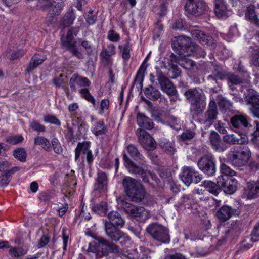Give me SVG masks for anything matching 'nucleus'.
Segmentation results:
<instances>
[{
    "label": "nucleus",
    "mask_w": 259,
    "mask_h": 259,
    "mask_svg": "<svg viewBox=\"0 0 259 259\" xmlns=\"http://www.w3.org/2000/svg\"><path fill=\"white\" fill-rule=\"evenodd\" d=\"M159 146L165 152H167L169 154H172L175 151V148L174 143L168 141L166 139H163L161 140L160 142H159Z\"/></svg>",
    "instance_id": "45"
},
{
    "label": "nucleus",
    "mask_w": 259,
    "mask_h": 259,
    "mask_svg": "<svg viewBox=\"0 0 259 259\" xmlns=\"http://www.w3.org/2000/svg\"><path fill=\"white\" fill-rule=\"evenodd\" d=\"M193 38L199 41L202 45L210 46L212 43V38L200 30L194 29L191 31Z\"/></svg>",
    "instance_id": "19"
},
{
    "label": "nucleus",
    "mask_w": 259,
    "mask_h": 259,
    "mask_svg": "<svg viewBox=\"0 0 259 259\" xmlns=\"http://www.w3.org/2000/svg\"><path fill=\"white\" fill-rule=\"evenodd\" d=\"M120 236L117 239V241H119L122 246H127L130 244L131 238L127 234L122 232Z\"/></svg>",
    "instance_id": "58"
},
{
    "label": "nucleus",
    "mask_w": 259,
    "mask_h": 259,
    "mask_svg": "<svg viewBox=\"0 0 259 259\" xmlns=\"http://www.w3.org/2000/svg\"><path fill=\"white\" fill-rule=\"evenodd\" d=\"M126 150L127 153L136 160H141L144 161L145 157L141 154L140 151L138 150L137 147L133 145L130 144L126 146Z\"/></svg>",
    "instance_id": "34"
},
{
    "label": "nucleus",
    "mask_w": 259,
    "mask_h": 259,
    "mask_svg": "<svg viewBox=\"0 0 259 259\" xmlns=\"http://www.w3.org/2000/svg\"><path fill=\"white\" fill-rule=\"evenodd\" d=\"M91 143L89 141L79 142L75 150V160L76 161L79 158L82 152L85 155L90 150Z\"/></svg>",
    "instance_id": "31"
},
{
    "label": "nucleus",
    "mask_w": 259,
    "mask_h": 259,
    "mask_svg": "<svg viewBox=\"0 0 259 259\" xmlns=\"http://www.w3.org/2000/svg\"><path fill=\"white\" fill-rule=\"evenodd\" d=\"M123 159L124 165L128 171L132 174L140 177L144 183H149L150 177L153 178V174L147 169L144 162L139 165L136 164L126 153L123 154Z\"/></svg>",
    "instance_id": "2"
},
{
    "label": "nucleus",
    "mask_w": 259,
    "mask_h": 259,
    "mask_svg": "<svg viewBox=\"0 0 259 259\" xmlns=\"http://www.w3.org/2000/svg\"><path fill=\"white\" fill-rule=\"evenodd\" d=\"M224 141L230 144L242 143V140L237 138L234 134H227L223 137Z\"/></svg>",
    "instance_id": "52"
},
{
    "label": "nucleus",
    "mask_w": 259,
    "mask_h": 259,
    "mask_svg": "<svg viewBox=\"0 0 259 259\" xmlns=\"http://www.w3.org/2000/svg\"><path fill=\"white\" fill-rule=\"evenodd\" d=\"M144 93L147 98L152 101L157 100L162 96L157 89L151 85L145 88Z\"/></svg>",
    "instance_id": "32"
},
{
    "label": "nucleus",
    "mask_w": 259,
    "mask_h": 259,
    "mask_svg": "<svg viewBox=\"0 0 259 259\" xmlns=\"http://www.w3.org/2000/svg\"><path fill=\"white\" fill-rule=\"evenodd\" d=\"M26 152L22 148H17L14 151V156L21 162L26 161Z\"/></svg>",
    "instance_id": "48"
},
{
    "label": "nucleus",
    "mask_w": 259,
    "mask_h": 259,
    "mask_svg": "<svg viewBox=\"0 0 259 259\" xmlns=\"http://www.w3.org/2000/svg\"><path fill=\"white\" fill-rule=\"evenodd\" d=\"M79 93L81 98L92 103L93 105L95 104V100L94 97L91 95L89 90L86 88H82L79 91Z\"/></svg>",
    "instance_id": "46"
},
{
    "label": "nucleus",
    "mask_w": 259,
    "mask_h": 259,
    "mask_svg": "<svg viewBox=\"0 0 259 259\" xmlns=\"http://www.w3.org/2000/svg\"><path fill=\"white\" fill-rule=\"evenodd\" d=\"M63 7L64 5L63 3L52 2L51 6L49 9V12L51 14L58 15L61 13Z\"/></svg>",
    "instance_id": "47"
},
{
    "label": "nucleus",
    "mask_w": 259,
    "mask_h": 259,
    "mask_svg": "<svg viewBox=\"0 0 259 259\" xmlns=\"http://www.w3.org/2000/svg\"><path fill=\"white\" fill-rule=\"evenodd\" d=\"M205 100L206 99H201L189 102L191 112L193 114H198L202 112L206 106Z\"/></svg>",
    "instance_id": "29"
},
{
    "label": "nucleus",
    "mask_w": 259,
    "mask_h": 259,
    "mask_svg": "<svg viewBox=\"0 0 259 259\" xmlns=\"http://www.w3.org/2000/svg\"><path fill=\"white\" fill-rule=\"evenodd\" d=\"M146 69L141 65L139 69L135 78V81L141 83L143 80Z\"/></svg>",
    "instance_id": "62"
},
{
    "label": "nucleus",
    "mask_w": 259,
    "mask_h": 259,
    "mask_svg": "<svg viewBox=\"0 0 259 259\" xmlns=\"http://www.w3.org/2000/svg\"><path fill=\"white\" fill-rule=\"evenodd\" d=\"M139 184H140L137 180L128 176L125 177L122 180V185L126 195Z\"/></svg>",
    "instance_id": "33"
},
{
    "label": "nucleus",
    "mask_w": 259,
    "mask_h": 259,
    "mask_svg": "<svg viewBox=\"0 0 259 259\" xmlns=\"http://www.w3.org/2000/svg\"><path fill=\"white\" fill-rule=\"evenodd\" d=\"M251 157V152L248 148L240 150H231L227 155V159L235 167L245 165Z\"/></svg>",
    "instance_id": "5"
},
{
    "label": "nucleus",
    "mask_w": 259,
    "mask_h": 259,
    "mask_svg": "<svg viewBox=\"0 0 259 259\" xmlns=\"http://www.w3.org/2000/svg\"><path fill=\"white\" fill-rule=\"evenodd\" d=\"M75 18L74 11L71 9L68 11L61 20V23L64 26H69L73 24Z\"/></svg>",
    "instance_id": "42"
},
{
    "label": "nucleus",
    "mask_w": 259,
    "mask_h": 259,
    "mask_svg": "<svg viewBox=\"0 0 259 259\" xmlns=\"http://www.w3.org/2000/svg\"><path fill=\"white\" fill-rule=\"evenodd\" d=\"M249 190L247 197L249 199H254L259 195V180L248 183Z\"/></svg>",
    "instance_id": "35"
},
{
    "label": "nucleus",
    "mask_w": 259,
    "mask_h": 259,
    "mask_svg": "<svg viewBox=\"0 0 259 259\" xmlns=\"http://www.w3.org/2000/svg\"><path fill=\"white\" fill-rule=\"evenodd\" d=\"M79 28H71L67 31L66 36L62 38V44L63 46L66 47L70 51L73 56L78 59H82L83 55L75 48L76 41L74 39L73 35L74 33V35L76 36L79 32Z\"/></svg>",
    "instance_id": "8"
},
{
    "label": "nucleus",
    "mask_w": 259,
    "mask_h": 259,
    "mask_svg": "<svg viewBox=\"0 0 259 259\" xmlns=\"http://www.w3.org/2000/svg\"><path fill=\"white\" fill-rule=\"evenodd\" d=\"M257 6L254 5H250L247 7L245 17L246 19L250 21L252 23L259 27V18L257 15Z\"/></svg>",
    "instance_id": "25"
},
{
    "label": "nucleus",
    "mask_w": 259,
    "mask_h": 259,
    "mask_svg": "<svg viewBox=\"0 0 259 259\" xmlns=\"http://www.w3.org/2000/svg\"><path fill=\"white\" fill-rule=\"evenodd\" d=\"M182 181L187 186L191 183H198L202 180L201 175L192 166H184L180 175Z\"/></svg>",
    "instance_id": "11"
},
{
    "label": "nucleus",
    "mask_w": 259,
    "mask_h": 259,
    "mask_svg": "<svg viewBox=\"0 0 259 259\" xmlns=\"http://www.w3.org/2000/svg\"><path fill=\"white\" fill-rule=\"evenodd\" d=\"M23 140V137L21 135H13L7 138L6 141L10 144L15 145Z\"/></svg>",
    "instance_id": "59"
},
{
    "label": "nucleus",
    "mask_w": 259,
    "mask_h": 259,
    "mask_svg": "<svg viewBox=\"0 0 259 259\" xmlns=\"http://www.w3.org/2000/svg\"><path fill=\"white\" fill-rule=\"evenodd\" d=\"M46 56L42 54L34 55L31 59L29 64L26 69L28 73L32 72L37 66L41 64L46 60Z\"/></svg>",
    "instance_id": "26"
},
{
    "label": "nucleus",
    "mask_w": 259,
    "mask_h": 259,
    "mask_svg": "<svg viewBox=\"0 0 259 259\" xmlns=\"http://www.w3.org/2000/svg\"><path fill=\"white\" fill-rule=\"evenodd\" d=\"M233 130L239 135H244L247 133V127L249 123L246 118L241 115H236L231 119Z\"/></svg>",
    "instance_id": "15"
},
{
    "label": "nucleus",
    "mask_w": 259,
    "mask_h": 259,
    "mask_svg": "<svg viewBox=\"0 0 259 259\" xmlns=\"http://www.w3.org/2000/svg\"><path fill=\"white\" fill-rule=\"evenodd\" d=\"M34 144L39 145L47 152L52 151L51 145L48 139L43 136H36L34 138Z\"/></svg>",
    "instance_id": "39"
},
{
    "label": "nucleus",
    "mask_w": 259,
    "mask_h": 259,
    "mask_svg": "<svg viewBox=\"0 0 259 259\" xmlns=\"http://www.w3.org/2000/svg\"><path fill=\"white\" fill-rule=\"evenodd\" d=\"M122 255V259H137L138 258L137 252L134 250L126 251Z\"/></svg>",
    "instance_id": "64"
},
{
    "label": "nucleus",
    "mask_w": 259,
    "mask_h": 259,
    "mask_svg": "<svg viewBox=\"0 0 259 259\" xmlns=\"http://www.w3.org/2000/svg\"><path fill=\"white\" fill-rule=\"evenodd\" d=\"M220 170L223 174L222 176H227L230 177V176H233L235 175V172L224 163L221 165Z\"/></svg>",
    "instance_id": "57"
},
{
    "label": "nucleus",
    "mask_w": 259,
    "mask_h": 259,
    "mask_svg": "<svg viewBox=\"0 0 259 259\" xmlns=\"http://www.w3.org/2000/svg\"><path fill=\"white\" fill-rule=\"evenodd\" d=\"M90 84L91 82L87 78L78 76L76 74H73L69 80V86L72 91L74 92H76L77 90L76 85L84 88L89 87Z\"/></svg>",
    "instance_id": "18"
},
{
    "label": "nucleus",
    "mask_w": 259,
    "mask_h": 259,
    "mask_svg": "<svg viewBox=\"0 0 259 259\" xmlns=\"http://www.w3.org/2000/svg\"><path fill=\"white\" fill-rule=\"evenodd\" d=\"M240 211L238 207L228 205L223 206L217 212V217L221 222H226L233 215H238Z\"/></svg>",
    "instance_id": "16"
},
{
    "label": "nucleus",
    "mask_w": 259,
    "mask_h": 259,
    "mask_svg": "<svg viewBox=\"0 0 259 259\" xmlns=\"http://www.w3.org/2000/svg\"><path fill=\"white\" fill-rule=\"evenodd\" d=\"M11 255L15 257L22 256L26 254V251L22 248H11L9 250Z\"/></svg>",
    "instance_id": "54"
},
{
    "label": "nucleus",
    "mask_w": 259,
    "mask_h": 259,
    "mask_svg": "<svg viewBox=\"0 0 259 259\" xmlns=\"http://www.w3.org/2000/svg\"><path fill=\"white\" fill-rule=\"evenodd\" d=\"M137 121L139 126L144 128L151 130L153 127L152 121L142 113L137 114Z\"/></svg>",
    "instance_id": "30"
},
{
    "label": "nucleus",
    "mask_w": 259,
    "mask_h": 259,
    "mask_svg": "<svg viewBox=\"0 0 259 259\" xmlns=\"http://www.w3.org/2000/svg\"><path fill=\"white\" fill-rule=\"evenodd\" d=\"M214 12L218 18H222L228 16V12L224 0H214Z\"/></svg>",
    "instance_id": "28"
},
{
    "label": "nucleus",
    "mask_w": 259,
    "mask_h": 259,
    "mask_svg": "<svg viewBox=\"0 0 259 259\" xmlns=\"http://www.w3.org/2000/svg\"><path fill=\"white\" fill-rule=\"evenodd\" d=\"M246 134L250 135L254 138L259 137V121L258 120H254L249 124Z\"/></svg>",
    "instance_id": "41"
},
{
    "label": "nucleus",
    "mask_w": 259,
    "mask_h": 259,
    "mask_svg": "<svg viewBox=\"0 0 259 259\" xmlns=\"http://www.w3.org/2000/svg\"><path fill=\"white\" fill-rule=\"evenodd\" d=\"M195 135V132L194 130H187L181 135V138L183 140H190L194 138Z\"/></svg>",
    "instance_id": "61"
},
{
    "label": "nucleus",
    "mask_w": 259,
    "mask_h": 259,
    "mask_svg": "<svg viewBox=\"0 0 259 259\" xmlns=\"http://www.w3.org/2000/svg\"><path fill=\"white\" fill-rule=\"evenodd\" d=\"M228 84L231 90L233 89V85L240 84L242 82V79L238 76L229 72L227 79Z\"/></svg>",
    "instance_id": "44"
},
{
    "label": "nucleus",
    "mask_w": 259,
    "mask_h": 259,
    "mask_svg": "<svg viewBox=\"0 0 259 259\" xmlns=\"http://www.w3.org/2000/svg\"><path fill=\"white\" fill-rule=\"evenodd\" d=\"M104 230L107 236L113 241H117L121 234L123 232L118 227L110 224L104 223Z\"/></svg>",
    "instance_id": "20"
},
{
    "label": "nucleus",
    "mask_w": 259,
    "mask_h": 259,
    "mask_svg": "<svg viewBox=\"0 0 259 259\" xmlns=\"http://www.w3.org/2000/svg\"><path fill=\"white\" fill-rule=\"evenodd\" d=\"M201 185L205 188L206 191L215 196H217L220 192V188L218 183L215 184L212 181H204L202 182Z\"/></svg>",
    "instance_id": "36"
},
{
    "label": "nucleus",
    "mask_w": 259,
    "mask_h": 259,
    "mask_svg": "<svg viewBox=\"0 0 259 259\" xmlns=\"http://www.w3.org/2000/svg\"><path fill=\"white\" fill-rule=\"evenodd\" d=\"M127 195L131 200L135 202H141L144 198L145 191L141 184L135 187Z\"/></svg>",
    "instance_id": "27"
},
{
    "label": "nucleus",
    "mask_w": 259,
    "mask_h": 259,
    "mask_svg": "<svg viewBox=\"0 0 259 259\" xmlns=\"http://www.w3.org/2000/svg\"><path fill=\"white\" fill-rule=\"evenodd\" d=\"M118 206L123 209L124 212L131 217L141 222H144L150 217V212L143 207L134 205L124 199H117Z\"/></svg>",
    "instance_id": "4"
},
{
    "label": "nucleus",
    "mask_w": 259,
    "mask_h": 259,
    "mask_svg": "<svg viewBox=\"0 0 259 259\" xmlns=\"http://www.w3.org/2000/svg\"><path fill=\"white\" fill-rule=\"evenodd\" d=\"M138 142L146 150L152 151L156 149L157 144L155 140L144 130L139 128L136 131Z\"/></svg>",
    "instance_id": "13"
},
{
    "label": "nucleus",
    "mask_w": 259,
    "mask_h": 259,
    "mask_svg": "<svg viewBox=\"0 0 259 259\" xmlns=\"http://www.w3.org/2000/svg\"><path fill=\"white\" fill-rule=\"evenodd\" d=\"M217 103L222 111H226L232 107V103L221 95L218 96Z\"/></svg>",
    "instance_id": "43"
},
{
    "label": "nucleus",
    "mask_w": 259,
    "mask_h": 259,
    "mask_svg": "<svg viewBox=\"0 0 259 259\" xmlns=\"http://www.w3.org/2000/svg\"><path fill=\"white\" fill-rule=\"evenodd\" d=\"M185 9L190 14L199 16L208 11V7L204 0H186Z\"/></svg>",
    "instance_id": "10"
},
{
    "label": "nucleus",
    "mask_w": 259,
    "mask_h": 259,
    "mask_svg": "<svg viewBox=\"0 0 259 259\" xmlns=\"http://www.w3.org/2000/svg\"><path fill=\"white\" fill-rule=\"evenodd\" d=\"M197 165L201 171L209 176H212L215 174V159L212 155H206L200 158Z\"/></svg>",
    "instance_id": "12"
},
{
    "label": "nucleus",
    "mask_w": 259,
    "mask_h": 259,
    "mask_svg": "<svg viewBox=\"0 0 259 259\" xmlns=\"http://www.w3.org/2000/svg\"><path fill=\"white\" fill-rule=\"evenodd\" d=\"M245 101L250 113L259 118V94L252 89H247L244 93Z\"/></svg>",
    "instance_id": "9"
},
{
    "label": "nucleus",
    "mask_w": 259,
    "mask_h": 259,
    "mask_svg": "<svg viewBox=\"0 0 259 259\" xmlns=\"http://www.w3.org/2000/svg\"><path fill=\"white\" fill-rule=\"evenodd\" d=\"M170 58L171 61L178 63L181 66L186 70H191L195 65L194 62L192 60L185 59L184 60H180L177 59L176 56L173 54L170 55Z\"/></svg>",
    "instance_id": "37"
},
{
    "label": "nucleus",
    "mask_w": 259,
    "mask_h": 259,
    "mask_svg": "<svg viewBox=\"0 0 259 259\" xmlns=\"http://www.w3.org/2000/svg\"><path fill=\"white\" fill-rule=\"evenodd\" d=\"M11 179V176L7 171L0 176V186L5 187L8 185Z\"/></svg>",
    "instance_id": "60"
},
{
    "label": "nucleus",
    "mask_w": 259,
    "mask_h": 259,
    "mask_svg": "<svg viewBox=\"0 0 259 259\" xmlns=\"http://www.w3.org/2000/svg\"><path fill=\"white\" fill-rule=\"evenodd\" d=\"M93 211L96 213H105L107 210V204L106 202H101L99 204H95L92 206Z\"/></svg>",
    "instance_id": "55"
},
{
    "label": "nucleus",
    "mask_w": 259,
    "mask_h": 259,
    "mask_svg": "<svg viewBox=\"0 0 259 259\" xmlns=\"http://www.w3.org/2000/svg\"><path fill=\"white\" fill-rule=\"evenodd\" d=\"M184 95L189 102L206 99L205 95L203 92L197 88H192L186 91Z\"/></svg>",
    "instance_id": "24"
},
{
    "label": "nucleus",
    "mask_w": 259,
    "mask_h": 259,
    "mask_svg": "<svg viewBox=\"0 0 259 259\" xmlns=\"http://www.w3.org/2000/svg\"><path fill=\"white\" fill-rule=\"evenodd\" d=\"M158 81V84L160 89L164 93L169 96H174L177 94V91L173 83L164 74L161 70L156 68V73L155 76L151 74L150 75V80L152 83L154 82V78Z\"/></svg>",
    "instance_id": "7"
},
{
    "label": "nucleus",
    "mask_w": 259,
    "mask_h": 259,
    "mask_svg": "<svg viewBox=\"0 0 259 259\" xmlns=\"http://www.w3.org/2000/svg\"><path fill=\"white\" fill-rule=\"evenodd\" d=\"M92 123L91 127L92 132L96 136L104 135L107 132V127L103 120L95 121L93 116H91Z\"/></svg>",
    "instance_id": "22"
},
{
    "label": "nucleus",
    "mask_w": 259,
    "mask_h": 259,
    "mask_svg": "<svg viewBox=\"0 0 259 259\" xmlns=\"http://www.w3.org/2000/svg\"><path fill=\"white\" fill-rule=\"evenodd\" d=\"M209 139L213 148L216 151L221 152L226 150V146L220 142V136L216 132L211 131L209 134Z\"/></svg>",
    "instance_id": "23"
},
{
    "label": "nucleus",
    "mask_w": 259,
    "mask_h": 259,
    "mask_svg": "<svg viewBox=\"0 0 259 259\" xmlns=\"http://www.w3.org/2000/svg\"><path fill=\"white\" fill-rule=\"evenodd\" d=\"M118 48L122 52V58L124 61L128 60L130 57V47L128 44L124 46L122 45H119Z\"/></svg>",
    "instance_id": "50"
},
{
    "label": "nucleus",
    "mask_w": 259,
    "mask_h": 259,
    "mask_svg": "<svg viewBox=\"0 0 259 259\" xmlns=\"http://www.w3.org/2000/svg\"><path fill=\"white\" fill-rule=\"evenodd\" d=\"M43 119L46 123H49L58 126L61 125L60 121L54 115H45L43 116Z\"/></svg>",
    "instance_id": "51"
},
{
    "label": "nucleus",
    "mask_w": 259,
    "mask_h": 259,
    "mask_svg": "<svg viewBox=\"0 0 259 259\" xmlns=\"http://www.w3.org/2000/svg\"><path fill=\"white\" fill-rule=\"evenodd\" d=\"M213 70L212 73L215 75L219 79L224 80L227 79L228 72L224 70L220 65L216 63H212Z\"/></svg>",
    "instance_id": "38"
},
{
    "label": "nucleus",
    "mask_w": 259,
    "mask_h": 259,
    "mask_svg": "<svg viewBox=\"0 0 259 259\" xmlns=\"http://www.w3.org/2000/svg\"><path fill=\"white\" fill-rule=\"evenodd\" d=\"M52 4V1L50 0H38L37 7L40 9H50Z\"/></svg>",
    "instance_id": "63"
},
{
    "label": "nucleus",
    "mask_w": 259,
    "mask_h": 259,
    "mask_svg": "<svg viewBox=\"0 0 259 259\" xmlns=\"http://www.w3.org/2000/svg\"><path fill=\"white\" fill-rule=\"evenodd\" d=\"M51 147L54 152L58 154H60L63 152L62 146L59 140L56 138L52 139L51 141Z\"/></svg>",
    "instance_id": "53"
},
{
    "label": "nucleus",
    "mask_w": 259,
    "mask_h": 259,
    "mask_svg": "<svg viewBox=\"0 0 259 259\" xmlns=\"http://www.w3.org/2000/svg\"><path fill=\"white\" fill-rule=\"evenodd\" d=\"M217 183L220 188L228 194H232L237 189V181L227 176H220L217 178Z\"/></svg>",
    "instance_id": "14"
},
{
    "label": "nucleus",
    "mask_w": 259,
    "mask_h": 259,
    "mask_svg": "<svg viewBox=\"0 0 259 259\" xmlns=\"http://www.w3.org/2000/svg\"><path fill=\"white\" fill-rule=\"evenodd\" d=\"M107 183V176L103 172H99L95 184V190H101L104 189Z\"/></svg>",
    "instance_id": "40"
},
{
    "label": "nucleus",
    "mask_w": 259,
    "mask_h": 259,
    "mask_svg": "<svg viewBox=\"0 0 259 259\" xmlns=\"http://www.w3.org/2000/svg\"><path fill=\"white\" fill-rule=\"evenodd\" d=\"M176 45L179 49L183 50L185 54L184 56L193 55L197 58H204L206 53L197 44L192 42L191 39L185 36H179L177 38Z\"/></svg>",
    "instance_id": "3"
},
{
    "label": "nucleus",
    "mask_w": 259,
    "mask_h": 259,
    "mask_svg": "<svg viewBox=\"0 0 259 259\" xmlns=\"http://www.w3.org/2000/svg\"><path fill=\"white\" fill-rule=\"evenodd\" d=\"M29 127L32 130L38 133L45 132L46 130V127L44 125L34 120L30 122Z\"/></svg>",
    "instance_id": "49"
},
{
    "label": "nucleus",
    "mask_w": 259,
    "mask_h": 259,
    "mask_svg": "<svg viewBox=\"0 0 259 259\" xmlns=\"http://www.w3.org/2000/svg\"><path fill=\"white\" fill-rule=\"evenodd\" d=\"M219 114L216 103L214 101H210L207 111L204 114V123L211 125L217 118Z\"/></svg>",
    "instance_id": "17"
},
{
    "label": "nucleus",
    "mask_w": 259,
    "mask_h": 259,
    "mask_svg": "<svg viewBox=\"0 0 259 259\" xmlns=\"http://www.w3.org/2000/svg\"><path fill=\"white\" fill-rule=\"evenodd\" d=\"M97 242H92L89 244L88 253H93L96 259L107 256L110 253L119 252L118 247L114 243L109 242L106 239L96 235L91 236Z\"/></svg>",
    "instance_id": "1"
},
{
    "label": "nucleus",
    "mask_w": 259,
    "mask_h": 259,
    "mask_svg": "<svg viewBox=\"0 0 259 259\" xmlns=\"http://www.w3.org/2000/svg\"><path fill=\"white\" fill-rule=\"evenodd\" d=\"M78 41L80 42L81 45L85 49L87 53L89 55H93L94 54V49L88 41L82 40L81 39H79Z\"/></svg>",
    "instance_id": "56"
},
{
    "label": "nucleus",
    "mask_w": 259,
    "mask_h": 259,
    "mask_svg": "<svg viewBox=\"0 0 259 259\" xmlns=\"http://www.w3.org/2000/svg\"><path fill=\"white\" fill-rule=\"evenodd\" d=\"M146 230L154 239L162 243L169 242V230L165 226L157 223H152L147 227Z\"/></svg>",
    "instance_id": "6"
},
{
    "label": "nucleus",
    "mask_w": 259,
    "mask_h": 259,
    "mask_svg": "<svg viewBox=\"0 0 259 259\" xmlns=\"http://www.w3.org/2000/svg\"><path fill=\"white\" fill-rule=\"evenodd\" d=\"M107 216L109 220L104 221V223L110 224L119 228L124 226L125 221L117 211H111L108 214Z\"/></svg>",
    "instance_id": "21"
}]
</instances>
